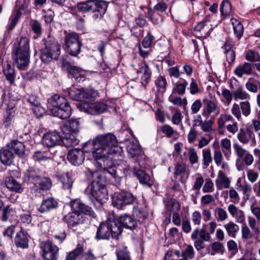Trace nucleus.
Segmentation results:
<instances>
[{"label": "nucleus", "mask_w": 260, "mask_h": 260, "mask_svg": "<svg viewBox=\"0 0 260 260\" xmlns=\"http://www.w3.org/2000/svg\"><path fill=\"white\" fill-rule=\"evenodd\" d=\"M228 210L231 215L236 219V221L239 223H243L245 221V215L244 212L239 209L234 204H230Z\"/></svg>", "instance_id": "nucleus-26"}, {"label": "nucleus", "mask_w": 260, "mask_h": 260, "mask_svg": "<svg viewBox=\"0 0 260 260\" xmlns=\"http://www.w3.org/2000/svg\"><path fill=\"white\" fill-rule=\"evenodd\" d=\"M43 41V44L40 48L42 61L45 63L52 59H56L60 54V48L57 42L50 38Z\"/></svg>", "instance_id": "nucleus-7"}, {"label": "nucleus", "mask_w": 260, "mask_h": 260, "mask_svg": "<svg viewBox=\"0 0 260 260\" xmlns=\"http://www.w3.org/2000/svg\"><path fill=\"white\" fill-rule=\"evenodd\" d=\"M203 166L204 169H206L212 161L211 150L206 148L202 150Z\"/></svg>", "instance_id": "nucleus-46"}, {"label": "nucleus", "mask_w": 260, "mask_h": 260, "mask_svg": "<svg viewBox=\"0 0 260 260\" xmlns=\"http://www.w3.org/2000/svg\"><path fill=\"white\" fill-rule=\"evenodd\" d=\"M137 73L141 76L142 85L146 87L150 80L151 70L148 66H141L140 70H137Z\"/></svg>", "instance_id": "nucleus-31"}, {"label": "nucleus", "mask_w": 260, "mask_h": 260, "mask_svg": "<svg viewBox=\"0 0 260 260\" xmlns=\"http://www.w3.org/2000/svg\"><path fill=\"white\" fill-rule=\"evenodd\" d=\"M221 147L224 155L228 157L231 153V143L228 138H224L221 141Z\"/></svg>", "instance_id": "nucleus-49"}, {"label": "nucleus", "mask_w": 260, "mask_h": 260, "mask_svg": "<svg viewBox=\"0 0 260 260\" xmlns=\"http://www.w3.org/2000/svg\"><path fill=\"white\" fill-rule=\"evenodd\" d=\"M199 236V239L204 242L209 241L211 238L209 233L206 231V230L202 229L199 231V229L197 228L193 230L191 234V237L192 240H194L197 239Z\"/></svg>", "instance_id": "nucleus-39"}, {"label": "nucleus", "mask_w": 260, "mask_h": 260, "mask_svg": "<svg viewBox=\"0 0 260 260\" xmlns=\"http://www.w3.org/2000/svg\"><path fill=\"white\" fill-rule=\"evenodd\" d=\"M66 47L72 45L79 41V36L76 32H70L67 34L64 38Z\"/></svg>", "instance_id": "nucleus-51"}, {"label": "nucleus", "mask_w": 260, "mask_h": 260, "mask_svg": "<svg viewBox=\"0 0 260 260\" xmlns=\"http://www.w3.org/2000/svg\"><path fill=\"white\" fill-rule=\"evenodd\" d=\"M170 205L172 207L170 210L173 212L172 221L175 225L180 226L181 225V218L177 212L180 209V204L176 200H172L170 203Z\"/></svg>", "instance_id": "nucleus-34"}, {"label": "nucleus", "mask_w": 260, "mask_h": 260, "mask_svg": "<svg viewBox=\"0 0 260 260\" xmlns=\"http://www.w3.org/2000/svg\"><path fill=\"white\" fill-rule=\"evenodd\" d=\"M40 173L38 170L30 168L24 173L23 180L27 183L33 184L37 186L38 181L40 178Z\"/></svg>", "instance_id": "nucleus-19"}, {"label": "nucleus", "mask_w": 260, "mask_h": 260, "mask_svg": "<svg viewBox=\"0 0 260 260\" xmlns=\"http://www.w3.org/2000/svg\"><path fill=\"white\" fill-rule=\"evenodd\" d=\"M209 21H210V17L209 16H206L202 21L198 23V24L194 26V31L197 36L199 35Z\"/></svg>", "instance_id": "nucleus-56"}, {"label": "nucleus", "mask_w": 260, "mask_h": 260, "mask_svg": "<svg viewBox=\"0 0 260 260\" xmlns=\"http://www.w3.org/2000/svg\"><path fill=\"white\" fill-rule=\"evenodd\" d=\"M121 234V231L116 219L109 218L106 222H102L99 226L95 238L96 240H109L111 236L117 239Z\"/></svg>", "instance_id": "nucleus-5"}, {"label": "nucleus", "mask_w": 260, "mask_h": 260, "mask_svg": "<svg viewBox=\"0 0 260 260\" xmlns=\"http://www.w3.org/2000/svg\"><path fill=\"white\" fill-rule=\"evenodd\" d=\"M133 174L141 184L149 187H151L153 185V182L151 176L143 170L135 169L133 170Z\"/></svg>", "instance_id": "nucleus-25"}, {"label": "nucleus", "mask_w": 260, "mask_h": 260, "mask_svg": "<svg viewBox=\"0 0 260 260\" xmlns=\"http://www.w3.org/2000/svg\"><path fill=\"white\" fill-rule=\"evenodd\" d=\"M83 246L78 244L74 250L68 252L66 255V260H77L84 252Z\"/></svg>", "instance_id": "nucleus-41"}, {"label": "nucleus", "mask_w": 260, "mask_h": 260, "mask_svg": "<svg viewBox=\"0 0 260 260\" xmlns=\"http://www.w3.org/2000/svg\"><path fill=\"white\" fill-rule=\"evenodd\" d=\"M68 71L73 77L78 82L84 81L86 71L81 69L77 66H68Z\"/></svg>", "instance_id": "nucleus-33"}, {"label": "nucleus", "mask_w": 260, "mask_h": 260, "mask_svg": "<svg viewBox=\"0 0 260 260\" xmlns=\"http://www.w3.org/2000/svg\"><path fill=\"white\" fill-rule=\"evenodd\" d=\"M25 6L24 5H21L18 9L16 10L13 14L11 16L9 19V21L10 24L8 26V28L12 29H13L15 26L16 25L18 20L20 17L21 15V10H23L24 9Z\"/></svg>", "instance_id": "nucleus-44"}, {"label": "nucleus", "mask_w": 260, "mask_h": 260, "mask_svg": "<svg viewBox=\"0 0 260 260\" xmlns=\"http://www.w3.org/2000/svg\"><path fill=\"white\" fill-rule=\"evenodd\" d=\"M237 139L244 144H247L251 142L255 143V135L249 127L241 128L238 133Z\"/></svg>", "instance_id": "nucleus-18"}, {"label": "nucleus", "mask_w": 260, "mask_h": 260, "mask_svg": "<svg viewBox=\"0 0 260 260\" xmlns=\"http://www.w3.org/2000/svg\"><path fill=\"white\" fill-rule=\"evenodd\" d=\"M245 86L248 91L255 93L257 91L258 88H259L260 90V81L249 78L248 81L246 83Z\"/></svg>", "instance_id": "nucleus-47"}, {"label": "nucleus", "mask_w": 260, "mask_h": 260, "mask_svg": "<svg viewBox=\"0 0 260 260\" xmlns=\"http://www.w3.org/2000/svg\"><path fill=\"white\" fill-rule=\"evenodd\" d=\"M63 220L66 222L69 228L74 229L83 223V216L79 213L73 211L65 215Z\"/></svg>", "instance_id": "nucleus-16"}, {"label": "nucleus", "mask_w": 260, "mask_h": 260, "mask_svg": "<svg viewBox=\"0 0 260 260\" xmlns=\"http://www.w3.org/2000/svg\"><path fill=\"white\" fill-rule=\"evenodd\" d=\"M225 51L226 60L229 64L233 63L235 59V51L231 49V48L227 45H225Z\"/></svg>", "instance_id": "nucleus-62"}, {"label": "nucleus", "mask_w": 260, "mask_h": 260, "mask_svg": "<svg viewBox=\"0 0 260 260\" xmlns=\"http://www.w3.org/2000/svg\"><path fill=\"white\" fill-rule=\"evenodd\" d=\"M48 107L54 116L67 119L71 115L72 109L68 101L58 94H55L48 99Z\"/></svg>", "instance_id": "nucleus-3"}, {"label": "nucleus", "mask_w": 260, "mask_h": 260, "mask_svg": "<svg viewBox=\"0 0 260 260\" xmlns=\"http://www.w3.org/2000/svg\"><path fill=\"white\" fill-rule=\"evenodd\" d=\"M89 147L92 150V156L103 170L105 175H110L116 178V170L111 168L113 162L111 159L113 156H122L123 152L121 147L117 144L116 136L108 133L96 136L92 141H88L84 146V150L90 151Z\"/></svg>", "instance_id": "nucleus-1"}, {"label": "nucleus", "mask_w": 260, "mask_h": 260, "mask_svg": "<svg viewBox=\"0 0 260 260\" xmlns=\"http://www.w3.org/2000/svg\"><path fill=\"white\" fill-rule=\"evenodd\" d=\"M233 94L234 100L236 101L247 100L250 98V95L241 86L235 90Z\"/></svg>", "instance_id": "nucleus-45"}, {"label": "nucleus", "mask_w": 260, "mask_h": 260, "mask_svg": "<svg viewBox=\"0 0 260 260\" xmlns=\"http://www.w3.org/2000/svg\"><path fill=\"white\" fill-rule=\"evenodd\" d=\"M5 184L7 187L12 191L21 193L23 190L22 184L12 176L6 177Z\"/></svg>", "instance_id": "nucleus-29"}, {"label": "nucleus", "mask_w": 260, "mask_h": 260, "mask_svg": "<svg viewBox=\"0 0 260 260\" xmlns=\"http://www.w3.org/2000/svg\"><path fill=\"white\" fill-rule=\"evenodd\" d=\"M118 260H131L129 253L126 247L119 248L116 251Z\"/></svg>", "instance_id": "nucleus-57"}, {"label": "nucleus", "mask_w": 260, "mask_h": 260, "mask_svg": "<svg viewBox=\"0 0 260 260\" xmlns=\"http://www.w3.org/2000/svg\"><path fill=\"white\" fill-rule=\"evenodd\" d=\"M137 198L131 192L126 191H121L115 193L112 198V203L114 206L118 209H122L123 207L133 204Z\"/></svg>", "instance_id": "nucleus-8"}, {"label": "nucleus", "mask_w": 260, "mask_h": 260, "mask_svg": "<svg viewBox=\"0 0 260 260\" xmlns=\"http://www.w3.org/2000/svg\"><path fill=\"white\" fill-rule=\"evenodd\" d=\"M233 148L235 153L238 157V158L237 159V162L242 159V158H244L245 155L246 154L248 151L243 148L240 144L237 143H235L233 144Z\"/></svg>", "instance_id": "nucleus-52"}, {"label": "nucleus", "mask_w": 260, "mask_h": 260, "mask_svg": "<svg viewBox=\"0 0 260 260\" xmlns=\"http://www.w3.org/2000/svg\"><path fill=\"white\" fill-rule=\"evenodd\" d=\"M28 236L23 230L18 232L14 238V243L17 248L22 249L28 247Z\"/></svg>", "instance_id": "nucleus-22"}, {"label": "nucleus", "mask_w": 260, "mask_h": 260, "mask_svg": "<svg viewBox=\"0 0 260 260\" xmlns=\"http://www.w3.org/2000/svg\"><path fill=\"white\" fill-rule=\"evenodd\" d=\"M86 143L87 142L84 144L82 150L75 149L70 151L68 153V159L73 165L75 166H79L85 160V156L84 154V152L89 153L91 152L92 153V150L89 147H88V149H90V151L89 152H86L84 150V146Z\"/></svg>", "instance_id": "nucleus-12"}, {"label": "nucleus", "mask_w": 260, "mask_h": 260, "mask_svg": "<svg viewBox=\"0 0 260 260\" xmlns=\"http://www.w3.org/2000/svg\"><path fill=\"white\" fill-rule=\"evenodd\" d=\"M77 134L72 133L63 134L61 140L66 147H73L78 144L79 141L77 138Z\"/></svg>", "instance_id": "nucleus-37"}, {"label": "nucleus", "mask_w": 260, "mask_h": 260, "mask_svg": "<svg viewBox=\"0 0 260 260\" xmlns=\"http://www.w3.org/2000/svg\"><path fill=\"white\" fill-rule=\"evenodd\" d=\"M98 95L96 90L92 88H71L69 91L70 98L76 101H84L86 99L95 98Z\"/></svg>", "instance_id": "nucleus-9"}, {"label": "nucleus", "mask_w": 260, "mask_h": 260, "mask_svg": "<svg viewBox=\"0 0 260 260\" xmlns=\"http://www.w3.org/2000/svg\"><path fill=\"white\" fill-rule=\"evenodd\" d=\"M3 72L6 76L7 79L10 82L11 84H12L14 82L15 80L14 66H4Z\"/></svg>", "instance_id": "nucleus-48"}, {"label": "nucleus", "mask_w": 260, "mask_h": 260, "mask_svg": "<svg viewBox=\"0 0 260 260\" xmlns=\"http://www.w3.org/2000/svg\"><path fill=\"white\" fill-rule=\"evenodd\" d=\"M58 181L61 183L64 189H71L72 187L73 180L69 173L58 175Z\"/></svg>", "instance_id": "nucleus-38"}, {"label": "nucleus", "mask_w": 260, "mask_h": 260, "mask_svg": "<svg viewBox=\"0 0 260 260\" xmlns=\"http://www.w3.org/2000/svg\"><path fill=\"white\" fill-rule=\"evenodd\" d=\"M204 107L202 112V115L204 117H208L211 114L217 112L219 113L220 108L218 102L215 99H204Z\"/></svg>", "instance_id": "nucleus-15"}, {"label": "nucleus", "mask_w": 260, "mask_h": 260, "mask_svg": "<svg viewBox=\"0 0 260 260\" xmlns=\"http://www.w3.org/2000/svg\"><path fill=\"white\" fill-rule=\"evenodd\" d=\"M174 176L176 178H179L182 183H185L189 176L190 172L186 165L183 162H177L174 164Z\"/></svg>", "instance_id": "nucleus-17"}, {"label": "nucleus", "mask_w": 260, "mask_h": 260, "mask_svg": "<svg viewBox=\"0 0 260 260\" xmlns=\"http://www.w3.org/2000/svg\"><path fill=\"white\" fill-rule=\"evenodd\" d=\"M57 151L52 152L49 151H38L34 153L33 154V158L35 161H43L47 159H55V156L58 154Z\"/></svg>", "instance_id": "nucleus-32"}, {"label": "nucleus", "mask_w": 260, "mask_h": 260, "mask_svg": "<svg viewBox=\"0 0 260 260\" xmlns=\"http://www.w3.org/2000/svg\"><path fill=\"white\" fill-rule=\"evenodd\" d=\"M81 43L79 41L66 47L68 52L72 56H76L81 51Z\"/></svg>", "instance_id": "nucleus-50"}, {"label": "nucleus", "mask_w": 260, "mask_h": 260, "mask_svg": "<svg viewBox=\"0 0 260 260\" xmlns=\"http://www.w3.org/2000/svg\"><path fill=\"white\" fill-rule=\"evenodd\" d=\"M189 162L191 165L199 162V158L197 152L194 148H189L188 150Z\"/></svg>", "instance_id": "nucleus-64"}, {"label": "nucleus", "mask_w": 260, "mask_h": 260, "mask_svg": "<svg viewBox=\"0 0 260 260\" xmlns=\"http://www.w3.org/2000/svg\"><path fill=\"white\" fill-rule=\"evenodd\" d=\"M58 207V202L53 198H48L44 200L38 211L41 213L49 212Z\"/></svg>", "instance_id": "nucleus-27"}, {"label": "nucleus", "mask_w": 260, "mask_h": 260, "mask_svg": "<svg viewBox=\"0 0 260 260\" xmlns=\"http://www.w3.org/2000/svg\"><path fill=\"white\" fill-rule=\"evenodd\" d=\"M203 29L198 37L204 39L207 38L210 36L213 29V25L211 23L210 21H209Z\"/></svg>", "instance_id": "nucleus-60"}, {"label": "nucleus", "mask_w": 260, "mask_h": 260, "mask_svg": "<svg viewBox=\"0 0 260 260\" xmlns=\"http://www.w3.org/2000/svg\"><path fill=\"white\" fill-rule=\"evenodd\" d=\"M61 140V137L56 132L45 133L42 139V143L45 147L52 148L59 145Z\"/></svg>", "instance_id": "nucleus-13"}, {"label": "nucleus", "mask_w": 260, "mask_h": 260, "mask_svg": "<svg viewBox=\"0 0 260 260\" xmlns=\"http://www.w3.org/2000/svg\"><path fill=\"white\" fill-rule=\"evenodd\" d=\"M79 121L76 119L67 120L61 127L62 134H78L80 129Z\"/></svg>", "instance_id": "nucleus-20"}, {"label": "nucleus", "mask_w": 260, "mask_h": 260, "mask_svg": "<svg viewBox=\"0 0 260 260\" xmlns=\"http://www.w3.org/2000/svg\"><path fill=\"white\" fill-rule=\"evenodd\" d=\"M181 256L189 259H192L194 256V251L193 247L191 245H187L185 249L182 251Z\"/></svg>", "instance_id": "nucleus-59"}, {"label": "nucleus", "mask_w": 260, "mask_h": 260, "mask_svg": "<svg viewBox=\"0 0 260 260\" xmlns=\"http://www.w3.org/2000/svg\"><path fill=\"white\" fill-rule=\"evenodd\" d=\"M10 150L7 147L0 150V160L4 165L10 166L14 161V155Z\"/></svg>", "instance_id": "nucleus-28"}, {"label": "nucleus", "mask_w": 260, "mask_h": 260, "mask_svg": "<svg viewBox=\"0 0 260 260\" xmlns=\"http://www.w3.org/2000/svg\"><path fill=\"white\" fill-rule=\"evenodd\" d=\"M85 175L87 178L91 181L90 185L88 186L85 190L87 193L90 194L99 202L102 203L107 200L108 193L105 188V180L100 172L87 168Z\"/></svg>", "instance_id": "nucleus-2"}, {"label": "nucleus", "mask_w": 260, "mask_h": 260, "mask_svg": "<svg viewBox=\"0 0 260 260\" xmlns=\"http://www.w3.org/2000/svg\"><path fill=\"white\" fill-rule=\"evenodd\" d=\"M125 143L128 156L133 158L138 156L141 152V149L138 141L133 139L126 140Z\"/></svg>", "instance_id": "nucleus-21"}, {"label": "nucleus", "mask_w": 260, "mask_h": 260, "mask_svg": "<svg viewBox=\"0 0 260 260\" xmlns=\"http://www.w3.org/2000/svg\"><path fill=\"white\" fill-rule=\"evenodd\" d=\"M29 44L27 37H21L13 49L12 57L18 65H28L29 60Z\"/></svg>", "instance_id": "nucleus-6"}, {"label": "nucleus", "mask_w": 260, "mask_h": 260, "mask_svg": "<svg viewBox=\"0 0 260 260\" xmlns=\"http://www.w3.org/2000/svg\"><path fill=\"white\" fill-rule=\"evenodd\" d=\"M78 11L81 13L92 12V17L95 21L100 20L105 14L108 4L106 2L100 0H87L78 3L76 4Z\"/></svg>", "instance_id": "nucleus-4"}, {"label": "nucleus", "mask_w": 260, "mask_h": 260, "mask_svg": "<svg viewBox=\"0 0 260 260\" xmlns=\"http://www.w3.org/2000/svg\"><path fill=\"white\" fill-rule=\"evenodd\" d=\"M245 58L250 61L258 62L260 61V55L256 51L248 50L245 52Z\"/></svg>", "instance_id": "nucleus-54"}, {"label": "nucleus", "mask_w": 260, "mask_h": 260, "mask_svg": "<svg viewBox=\"0 0 260 260\" xmlns=\"http://www.w3.org/2000/svg\"><path fill=\"white\" fill-rule=\"evenodd\" d=\"M220 11L221 16L225 19L230 17L232 13V7L230 2L228 0H224L220 4Z\"/></svg>", "instance_id": "nucleus-43"}, {"label": "nucleus", "mask_w": 260, "mask_h": 260, "mask_svg": "<svg viewBox=\"0 0 260 260\" xmlns=\"http://www.w3.org/2000/svg\"><path fill=\"white\" fill-rule=\"evenodd\" d=\"M213 139V134H207L205 137H201L199 140L198 144V147L199 148H202L207 146Z\"/></svg>", "instance_id": "nucleus-58"}, {"label": "nucleus", "mask_w": 260, "mask_h": 260, "mask_svg": "<svg viewBox=\"0 0 260 260\" xmlns=\"http://www.w3.org/2000/svg\"><path fill=\"white\" fill-rule=\"evenodd\" d=\"M112 219H116L118 221L121 233L122 232V226L131 230L136 229L138 226L137 221L134 219L131 215L126 214L121 215L118 218H113Z\"/></svg>", "instance_id": "nucleus-14"}, {"label": "nucleus", "mask_w": 260, "mask_h": 260, "mask_svg": "<svg viewBox=\"0 0 260 260\" xmlns=\"http://www.w3.org/2000/svg\"><path fill=\"white\" fill-rule=\"evenodd\" d=\"M7 148L13 150L19 157L25 156V147L23 143L18 140H13L7 145Z\"/></svg>", "instance_id": "nucleus-24"}, {"label": "nucleus", "mask_w": 260, "mask_h": 260, "mask_svg": "<svg viewBox=\"0 0 260 260\" xmlns=\"http://www.w3.org/2000/svg\"><path fill=\"white\" fill-rule=\"evenodd\" d=\"M43 251L44 260H57L59 252V248L50 241L43 242L41 245Z\"/></svg>", "instance_id": "nucleus-10"}, {"label": "nucleus", "mask_w": 260, "mask_h": 260, "mask_svg": "<svg viewBox=\"0 0 260 260\" xmlns=\"http://www.w3.org/2000/svg\"><path fill=\"white\" fill-rule=\"evenodd\" d=\"M36 187L42 190H48L51 187V180L48 178H41L40 177Z\"/></svg>", "instance_id": "nucleus-55"}, {"label": "nucleus", "mask_w": 260, "mask_h": 260, "mask_svg": "<svg viewBox=\"0 0 260 260\" xmlns=\"http://www.w3.org/2000/svg\"><path fill=\"white\" fill-rule=\"evenodd\" d=\"M231 22L233 27L234 34L238 40L240 39L244 32V27L242 24L239 20L235 18H232L231 19Z\"/></svg>", "instance_id": "nucleus-42"}, {"label": "nucleus", "mask_w": 260, "mask_h": 260, "mask_svg": "<svg viewBox=\"0 0 260 260\" xmlns=\"http://www.w3.org/2000/svg\"><path fill=\"white\" fill-rule=\"evenodd\" d=\"M215 183L217 188L221 190L223 188H229L230 187V180L225 175L223 171H219Z\"/></svg>", "instance_id": "nucleus-35"}, {"label": "nucleus", "mask_w": 260, "mask_h": 260, "mask_svg": "<svg viewBox=\"0 0 260 260\" xmlns=\"http://www.w3.org/2000/svg\"><path fill=\"white\" fill-rule=\"evenodd\" d=\"M251 66H238L235 70V74L239 77L243 75H249L251 74Z\"/></svg>", "instance_id": "nucleus-53"}, {"label": "nucleus", "mask_w": 260, "mask_h": 260, "mask_svg": "<svg viewBox=\"0 0 260 260\" xmlns=\"http://www.w3.org/2000/svg\"><path fill=\"white\" fill-rule=\"evenodd\" d=\"M107 105L104 102L91 103L89 105L88 111L91 114H99L107 109Z\"/></svg>", "instance_id": "nucleus-36"}, {"label": "nucleus", "mask_w": 260, "mask_h": 260, "mask_svg": "<svg viewBox=\"0 0 260 260\" xmlns=\"http://www.w3.org/2000/svg\"><path fill=\"white\" fill-rule=\"evenodd\" d=\"M71 208L72 210L78 213H83L91 217H94L95 213L92 208L85 205L81 200L76 199L71 202Z\"/></svg>", "instance_id": "nucleus-11"}, {"label": "nucleus", "mask_w": 260, "mask_h": 260, "mask_svg": "<svg viewBox=\"0 0 260 260\" xmlns=\"http://www.w3.org/2000/svg\"><path fill=\"white\" fill-rule=\"evenodd\" d=\"M188 83L185 80H184L182 83H177L176 84V87L173 89V92L174 93L176 92L177 93L180 95L184 94L185 89Z\"/></svg>", "instance_id": "nucleus-61"}, {"label": "nucleus", "mask_w": 260, "mask_h": 260, "mask_svg": "<svg viewBox=\"0 0 260 260\" xmlns=\"http://www.w3.org/2000/svg\"><path fill=\"white\" fill-rule=\"evenodd\" d=\"M196 123L193 124V126L197 125L200 126L201 129L203 132L208 133L207 134H213L214 131L213 128L214 122L213 120L209 119L203 121L201 116H199V119L196 120Z\"/></svg>", "instance_id": "nucleus-30"}, {"label": "nucleus", "mask_w": 260, "mask_h": 260, "mask_svg": "<svg viewBox=\"0 0 260 260\" xmlns=\"http://www.w3.org/2000/svg\"><path fill=\"white\" fill-rule=\"evenodd\" d=\"M240 106L241 112L244 116L247 117L250 115L251 112V107L249 102L244 101L240 102Z\"/></svg>", "instance_id": "nucleus-63"}, {"label": "nucleus", "mask_w": 260, "mask_h": 260, "mask_svg": "<svg viewBox=\"0 0 260 260\" xmlns=\"http://www.w3.org/2000/svg\"><path fill=\"white\" fill-rule=\"evenodd\" d=\"M227 234L230 237L235 238L237 234L240 230L239 226L234 221H230L223 225Z\"/></svg>", "instance_id": "nucleus-40"}, {"label": "nucleus", "mask_w": 260, "mask_h": 260, "mask_svg": "<svg viewBox=\"0 0 260 260\" xmlns=\"http://www.w3.org/2000/svg\"><path fill=\"white\" fill-rule=\"evenodd\" d=\"M147 24L146 19L141 17L135 19V25L131 29L132 35L137 38L143 36L144 29L142 28Z\"/></svg>", "instance_id": "nucleus-23"}]
</instances>
